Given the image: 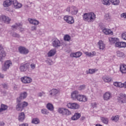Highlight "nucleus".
Here are the masks:
<instances>
[{
  "label": "nucleus",
  "mask_w": 126,
  "mask_h": 126,
  "mask_svg": "<svg viewBox=\"0 0 126 126\" xmlns=\"http://www.w3.org/2000/svg\"><path fill=\"white\" fill-rule=\"evenodd\" d=\"M32 124H34L35 125H37V124H39L40 123V121L38 118H34L33 119H32Z\"/></svg>",
  "instance_id": "obj_37"
},
{
  "label": "nucleus",
  "mask_w": 126,
  "mask_h": 126,
  "mask_svg": "<svg viewBox=\"0 0 126 126\" xmlns=\"http://www.w3.org/2000/svg\"><path fill=\"white\" fill-rule=\"evenodd\" d=\"M41 113L43 114V115H48V114H49V111L46 109L43 108L41 110Z\"/></svg>",
  "instance_id": "obj_43"
},
{
  "label": "nucleus",
  "mask_w": 126,
  "mask_h": 126,
  "mask_svg": "<svg viewBox=\"0 0 126 126\" xmlns=\"http://www.w3.org/2000/svg\"><path fill=\"white\" fill-rule=\"evenodd\" d=\"M95 71H96V69H89V72L90 74L95 73Z\"/></svg>",
  "instance_id": "obj_47"
},
{
  "label": "nucleus",
  "mask_w": 126,
  "mask_h": 126,
  "mask_svg": "<svg viewBox=\"0 0 126 126\" xmlns=\"http://www.w3.org/2000/svg\"><path fill=\"white\" fill-rule=\"evenodd\" d=\"M52 45L53 47H55V48L60 47L61 46V42L60 40H59V39H56L52 42Z\"/></svg>",
  "instance_id": "obj_19"
},
{
  "label": "nucleus",
  "mask_w": 126,
  "mask_h": 126,
  "mask_svg": "<svg viewBox=\"0 0 126 126\" xmlns=\"http://www.w3.org/2000/svg\"><path fill=\"white\" fill-rule=\"evenodd\" d=\"M12 65V63L11 61L8 60L5 62L3 66H2V70H4V71H6V70L9 68V66H11Z\"/></svg>",
  "instance_id": "obj_7"
},
{
  "label": "nucleus",
  "mask_w": 126,
  "mask_h": 126,
  "mask_svg": "<svg viewBox=\"0 0 126 126\" xmlns=\"http://www.w3.org/2000/svg\"><path fill=\"white\" fill-rule=\"evenodd\" d=\"M28 95L27 92H23L20 94V97H21L22 99H25Z\"/></svg>",
  "instance_id": "obj_33"
},
{
  "label": "nucleus",
  "mask_w": 126,
  "mask_h": 126,
  "mask_svg": "<svg viewBox=\"0 0 126 126\" xmlns=\"http://www.w3.org/2000/svg\"><path fill=\"white\" fill-rule=\"evenodd\" d=\"M13 3V0H6L5 1L3 2V6H4V7H8V6H10V5H11Z\"/></svg>",
  "instance_id": "obj_15"
},
{
  "label": "nucleus",
  "mask_w": 126,
  "mask_h": 126,
  "mask_svg": "<svg viewBox=\"0 0 126 126\" xmlns=\"http://www.w3.org/2000/svg\"><path fill=\"white\" fill-rule=\"evenodd\" d=\"M22 99H23V98H22L21 97V96H20V97H18L17 98V103H20V102H21V100H22Z\"/></svg>",
  "instance_id": "obj_53"
},
{
  "label": "nucleus",
  "mask_w": 126,
  "mask_h": 126,
  "mask_svg": "<svg viewBox=\"0 0 126 126\" xmlns=\"http://www.w3.org/2000/svg\"><path fill=\"white\" fill-rule=\"evenodd\" d=\"M64 41H67V42H69L70 41V36L68 34H66L64 36Z\"/></svg>",
  "instance_id": "obj_41"
},
{
  "label": "nucleus",
  "mask_w": 126,
  "mask_h": 126,
  "mask_svg": "<svg viewBox=\"0 0 126 126\" xmlns=\"http://www.w3.org/2000/svg\"><path fill=\"white\" fill-rule=\"evenodd\" d=\"M21 80L23 83L27 84L32 82V79L29 77L24 76L21 78Z\"/></svg>",
  "instance_id": "obj_9"
},
{
  "label": "nucleus",
  "mask_w": 126,
  "mask_h": 126,
  "mask_svg": "<svg viewBox=\"0 0 126 126\" xmlns=\"http://www.w3.org/2000/svg\"><path fill=\"white\" fill-rule=\"evenodd\" d=\"M30 66H31V68L32 69H34V68H36V64L32 63L30 65Z\"/></svg>",
  "instance_id": "obj_46"
},
{
  "label": "nucleus",
  "mask_w": 126,
  "mask_h": 126,
  "mask_svg": "<svg viewBox=\"0 0 126 126\" xmlns=\"http://www.w3.org/2000/svg\"><path fill=\"white\" fill-rule=\"evenodd\" d=\"M82 55V53L80 52H78L75 53H73L71 55V56L73 58H80V57H81V55Z\"/></svg>",
  "instance_id": "obj_25"
},
{
  "label": "nucleus",
  "mask_w": 126,
  "mask_h": 126,
  "mask_svg": "<svg viewBox=\"0 0 126 126\" xmlns=\"http://www.w3.org/2000/svg\"><path fill=\"white\" fill-rule=\"evenodd\" d=\"M57 53V50L55 49H51L49 52L48 53V57H53L56 55Z\"/></svg>",
  "instance_id": "obj_23"
},
{
  "label": "nucleus",
  "mask_w": 126,
  "mask_h": 126,
  "mask_svg": "<svg viewBox=\"0 0 126 126\" xmlns=\"http://www.w3.org/2000/svg\"><path fill=\"white\" fill-rule=\"evenodd\" d=\"M19 126H28V124H23L20 125Z\"/></svg>",
  "instance_id": "obj_63"
},
{
  "label": "nucleus",
  "mask_w": 126,
  "mask_h": 126,
  "mask_svg": "<svg viewBox=\"0 0 126 126\" xmlns=\"http://www.w3.org/2000/svg\"><path fill=\"white\" fill-rule=\"evenodd\" d=\"M120 69L122 73H126V65L125 64H121Z\"/></svg>",
  "instance_id": "obj_21"
},
{
  "label": "nucleus",
  "mask_w": 126,
  "mask_h": 126,
  "mask_svg": "<svg viewBox=\"0 0 126 126\" xmlns=\"http://www.w3.org/2000/svg\"><path fill=\"white\" fill-rule=\"evenodd\" d=\"M118 102L120 104H124L126 103V94H120V96L118 98Z\"/></svg>",
  "instance_id": "obj_5"
},
{
  "label": "nucleus",
  "mask_w": 126,
  "mask_h": 126,
  "mask_svg": "<svg viewBox=\"0 0 126 126\" xmlns=\"http://www.w3.org/2000/svg\"><path fill=\"white\" fill-rule=\"evenodd\" d=\"M116 53L118 57H119V58H124L125 57V53L121 51H117Z\"/></svg>",
  "instance_id": "obj_35"
},
{
  "label": "nucleus",
  "mask_w": 126,
  "mask_h": 126,
  "mask_svg": "<svg viewBox=\"0 0 126 126\" xmlns=\"http://www.w3.org/2000/svg\"><path fill=\"white\" fill-rule=\"evenodd\" d=\"M4 126V123L3 122H0V126Z\"/></svg>",
  "instance_id": "obj_64"
},
{
  "label": "nucleus",
  "mask_w": 126,
  "mask_h": 126,
  "mask_svg": "<svg viewBox=\"0 0 126 126\" xmlns=\"http://www.w3.org/2000/svg\"><path fill=\"white\" fill-rule=\"evenodd\" d=\"M85 88V85H82L79 87V90H83Z\"/></svg>",
  "instance_id": "obj_54"
},
{
  "label": "nucleus",
  "mask_w": 126,
  "mask_h": 126,
  "mask_svg": "<svg viewBox=\"0 0 126 126\" xmlns=\"http://www.w3.org/2000/svg\"><path fill=\"white\" fill-rule=\"evenodd\" d=\"M19 51L20 52V54H22L23 55H27V54L29 53V50L23 46H20L19 47Z\"/></svg>",
  "instance_id": "obj_10"
},
{
  "label": "nucleus",
  "mask_w": 126,
  "mask_h": 126,
  "mask_svg": "<svg viewBox=\"0 0 126 126\" xmlns=\"http://www.w3.org/2000/svg\"><path fill=\"white\" fill-rule=\"evenodd\" d=\"M122 39H123L124 40H126V32H124L122 33Z\"/></svg>",
  "instance_id": "obj_52"
},
{
  "label": "nucleus",
  "mask_w": 126,
  "mask_h": 126,
  "mask_svg": "<svg viewBox=\"0 0 126 126\" xmlns=\"http://www.w3.org/2000/svg\"><path fill=\"white\" fill-rule=\"evenodd\" d=\"M109 1L114 5H118L120 3V0H109Z\"/></svg>",
  "instance_id": "obj_34"
},
{
  "label": "nucleus",
  "mask_w": 126,
  "mask_h": 126,
  "mask_svg": "<svg viewBox=\"0 0 126 126\" xmlns=\"http://www.w3.org/2000/svg\"><path fill=\"white\" fill-rule=\"evenodd\" d=\"M58 112L60 113V114H62V115H67V116L71 115V112L70 111L63 108H59Z\"/></svg>",
  "instance_id": "obj_6"
},
{
  "label": "nucleus",
  "mask_w": 126,
  "mask_h": 126,
  "mask_svg": "<svg viewBox=\"0 0 126 126\" xmlns=\"http://www.w3.org/2000/svg\"><path fill=\"white\" fill-rule=\"evenodd\" d=\"M83 19L84 21H87L89 23H91L95 21L96 19V15L93 12L85 13L83 16Z\"/></svg>",
  "instance_id": "obj_1"
},
{
  "label": "nucleus",
  "mask_w": 126,
  "mask_h": 126,
  "mask_svg": "<svg viewBox=\"0 0 126 126\" xmlns=\"http://www.w3.org/2000/svg\"><path fill=\"white\" fill-rule=\"evenodd\" d=\"M120 117L119 116H112L111 118L112 121H114V122H118L119 121Z\"/></svg>",
  "instance_id": "obj_40"
},
{
  "label": "nucleus",
  "mask_w": 126,
  "mask_h": 126,
  "mask_svg": "<svg viewBox=\"0 0 126 126\" xmlns=\"http://www.w3.org/2000/svg\"><path fill=\"white\" fill-rule=\"evenodd\" d=\"M20 71L21 72H25L26 71H31L30 69V63H25L21 64L19 67Z\"/></svg>",
  "instance_id": "obj_2"
},
{
  "label": "nucleus",
  "mask_w": 126,
  "mask_h": 126,
  "mask_svg": "<svg viewBox=\"0 0 126 126\" xmlns=\"http://www.w3.org/2000/svg\"><path fill=\"white\" fill-rule=\"evenodd\" d=\"M120 48H126V42H121V43H120Z\"/></svg>",
  "instance_id": "obj_44"
},
{
  "label": "nucleus",
  "mask_w": 126,
  "mask_h": 126,
  "mask_svg": "<svg viewBox=\"0 0 126 126\" xmlns=\"http://www.w3.org/2000/svg\"><path fill=\"white\" fill-rule=\"evenodd\" d=\"M102 80H103L104 82H105L106 83H109V82L113 81V79H112V78L107 76H103Z\"/></svg>",
  "instance_id": "obj_18"
},
{
  "label": "nucleus",
  "mask_w": 126,
  "mask_h": 126,
  "mask_svg": "<svg viewBox=\"0 0 126 126\" xmlns=\"http://www.w3.org/2000/svg\"><path fill=\"white\" fill-rule=\"evenodd\" d=\"M19 29L20 32H23L24 31V29L22 28V25H21V27H19Z\"/></svg>",
  "instance_id": "obj_57"
},
{
  "label": "nucleus",
  "mask_w": 126,
  "mask_h": 126,
  "mask_svg": "<svg viewBox=\"0 0 126 126\" xmlns=\"http://www.w3.org/2000/svg\"><path fill=\"white\" fill-rule=\"evenodd\" d=\"M21 104H22L23 109V108H25V107H27L28 106V103L26 102V101H24L23 102L21 103Z\"/></svg>",
  "instance_id": "obj_45"
},
{
  "label": "nucleus",
  "mask_w": 126,
  "mask_h": 126,
  "mask_svg": "<svg viewBox=\"0 0 126 126\" xmlns=\"http://www.w3.org/2000/svg\"><path fill=\"white\" fill-rule=\"evenodd\" d=\"M5 110H7V106L6 105L1 104L0 108V113L3 112V111H5Z\"/></svg>",
  "instance_id": "obj_29"
},
{
  "label": "nucleus",
  "mask_w": 126,
  "mask_h": 126,
  "mask_svg": "<svg viewBox=\"0 0 126 126\" xmlns=\"http://www.w3.org/2000/svg\"><path fill=\"white\" fill-rule=\"evenodd\" d=\"M47 63H48L49 65H52V61L51 60L47 61Z\"/></svg>",
  "instance_id": "obj_59"
},
{
  "label": "nucleus",
  "mask_w": 126,
  "mask_h": 126,
  "mask_svg": "<svg viewBox=\"0 0 126 126\" xmlns=\"http://www.w3.org/2000/svg\"><path fill=\"white\" fill-rule=\"evenodd\" d=\"M25 119V114L22 112L19 114L18 120L19 122H23Z\"/></svg>",
  "instance_id": "obj_22"
},
{
  "label": "nucleus",
  "mask_w": 126,
  "mask_h": 126,
  "mask_svg": "<svg viewBox=\"0 0 126 126\" xmlns=\"http://www.w3.org/2000/svg\"><path fill=\"white\" fill-rule=\"evenodd\" d=\"M67 107L70 108V109H78L79 108V105L76 103H69L67 105Z\"/></svg>",
  "instance_id": "obj_11"
},
{
  "label": "nucleus",
  "mask_w": 126,
  "mask_h": 126,
  "mask_svg": "<svg viewBox=\"0 0 126 126\" xmlns=\"http://www.w3.org/2000/svg\"><path fill=\"white\" fill-rule=\"evenodd\" d=\"M79 95V92L77 91H75L71 93V98L73 99V100H75L77 99V97H78Z\"/></svg>",
  "instance_id": "obj_12"
},
{
  "label": "nucleus",
  "mask_w": 126,
  "mask_h": 126,
  "mask_svg": "<svg viewBox=\"0 0 126 126\" xmlns=\"http://www.w3.org/2000/svg\"><path fill=\"white\" fill-rule=\"evenodd\" d=\"M91 57H94V56H96V52H95V51L91 52Z\"/></svg>",
  "instance_id": "obj_56"
},
{
  "label": "nucleus",
  "mask_w": 126,
  "mask_h": 126,
  "mask_svg": "<svg viewBox=\"0 0 126 126\" xmlns=\"http://www.w3.org/2000/svg\"><path fill=\"white\" fill-rule=\"evenodd\" d=\"M80 117H81V115L79 113H75L74 115L71 117V119L72 121H77Z\"/></svg>",
  "instance_id": "obj_20"
},
{
  "label": "nucleus",
  "mask_w": 126,
  "mask_h": 126,
  "mask_svg": "<svg viewBox=\"0 0 126 126\" xmlns=\"http://www.w3.org/2000/svg\"><path fill=\"white\" fill-rule=\"evenodd\" d=\"M109 0H101V1L104 5H110V3Z\"/></svg>",
  "instance_id": "obj_39"
},
{
  "label": "nucleus",
  "mask_w": 126,
  "mask_h": 126,
  "mask_svg": "<svg viewBox=\"0 0 126 126\" xmlns=\"http://www.w3.org/2000/svg\"><path fill=\"white\" fill-rule=\"evenodd\" d=\"M115 46L118 48H121V42H118L117 41L116 43H115Z\"/></svg>",
  "instance_id": "obj_51"
},
{
  "label": "nucleus",
  "mask_w": 126,
  "mask_h": 126,
  "mask_svg": "<svg viewBox=\"0 0 126 126\" xmlns=\"http://www.w3.org/2000/svg\"><path fill=\"white\" fill-rule=\"evenodd\" d=\"M19 27H21V24L19 23H16V25H13L12 26L13 29H17Z\"/></svg>",
  "instance_id": "obj_42"
},
{
  "label": "nucleus",
  "mask_w": 126,
  "mask_h": 126,
  "mask_svg": "<svg viewBox=\"0 0 126 126\" xmlns=\"http://www.w3.org/2000/svg\"><path fill=\"white\" fill-rule=\"evenodd\" d=\"M113 85L114 86H116V87H119V82H115L113 83Z\"/></svg>",
  "instance_id": "obj_58"
},
{
  "label": "nucleus",
  "mask_w": 126,
  "mask_h": 126,
  "mask_svg": "<svg viewBox=\"0 0 126 126\" xmlns=\"http://www.w3.org/2000/svg\"><path fill=\"white\" fill-rule=\"evenodd\" d=\"M109 41L111 44H116L117 41H118V39L116 37H109Z\"/></svg>",
  "instance_id": "obj_28"
},
{
  "label": "nucleus",
  "mask_w": 126,
  "mask_h": 126,
  "mask_svg": "<svg viewBox=\"0 0 126 126\" xmlns=\"http://www.w3.org/2000/svg\"><path fill=\"white\" fill-rule=\"evenodd\" d=\"M63 19L64 21H66V22L69 24H73V23H74V19L72 16L68 15L64 16Z\"/></svg>",
  "instance_id": "obj_4"
},
{
  "label": "nucleus",
  "mask_w": 126,
  "mask_h": 126,
  "mask_svg": "<svg viewBox=\"0 0 126 126\" xmlns=\"http://www.w3.org/2000/svg\"><path fill=\"white\" fill-rule=\"evenodd\" d=\"M98 45L99 47V49L100 50H104L105 49V44H104V42L102 40H99V42H98Z\"/></svg>",
  "instance_id": "obj_24"
},
{
  "label": "nucleus",
  "mask_w": 126,
  "mask_h": 126,
  "mask_svg": "<svg viewBox=\"0 0 126 126\" xmlns=\"http://www.w3.org/2000/svg\"><path fill=\"white\" fill-rule=\"evenodd\" d=\"M1 19L3 21H4V23H6V24H9V23H10V21H11V19L10 18L4 15L1 16Z\"/></svg>",
  "instance_id": "obj_14"
},
{
  "label": "nucleus",
  "mask_w": 126,
  "mask_h": 126,
  "mask_svg": "<svg viewBox=\"0 0 126 126\" xmlns=\"http://www.w3.org/2000/svg\"><path fill=\"white\" fill-rule=\"evenodd\" d=\"M86 56H87V57H91V52H86L85 53Z\"/></svg>",
  "instance_id": "obj_55"
},
{
  "label": "nucleus",
  "mask_w": 126,
  "mask_h": 126,
  "mask_svg": "<svg viewBox=\"0 0 126 126\" xmlns=\"http://www.w3.org/2000/svg\"><path fill=\"white\" fill-rule=\"evenodd\" d=\"M3 47H2V45L0 44V52H3Z\"/></svg>",
  "instance_id": "obj_62"
},
{
  "label": "nucleus",
  "mask_w": 126,
  "mask_h": 126,
  "mask_svg": "<svg viewBox=\"0 0 126 126\" xmlns=\"http://www.w3.org/2000/svg\"><path fill=\"white\" fill-rule=\"evenodd\" d=\"M112 98V95L109 92H106L103 94V99L105 101H108V100H110Z\"/></svg>",
  "instance_id": "obj_16"
},
{
  "label": "nucleus",
  "mask_w": 126,
  "mask_h": 126,
  "mask_svg": "<svg viewBox=\"0 0 126 126\" xmlns=\"http://www.w3.org/2000/svg\"><path fill=\"white\" fill-rule=\"evenodd\" d=\"M111 18V17L110 16V15L109 14H106L105 15V19L106 20H110Z\"/></svg>",
  "instance_id": "obj_48"
},
{
  "label": "nucleus",
  "mask_w": 126,
  "mask_h": 126,
  "mask_svg": "<svg viewBox=\"0 0 126 126\" xmlns=\"http://www.w3.org/2000/svg\"><path fill=\"white\" fill-rule=\"evenodd\" d=\"M101 121L105 125H107V124L109 123V119H108L107 118L101 117Z\"/></svg>",
  "instance_id": "obj_36"
},
{
  "label": "nucleus",
  "mask_w": 126,
  "mask_h": 126,
  "mask_svg": "<svg viewBox=\"0 0 126 126\" xmlns=\"http://www.w3.org/2000/svg\"><path fill=\"white\" fill-rule=\"evenodd\" d=\"M37 30V26H32L31 27V31H36Z\"/></svg>",
  "instance_id": "obj_50"
},
{
  "label": "nucleus",
  "mask_w": 126,
  "mask_h": 126,
  "mask_svg": "<svg viewBox=\"0 0 126 126\" xmlns=\"http://www.w3.org/2000/svg\"><path fill=\"white\" fill-rule=\"evenodd\" d=\"M12 36L13 37V38H20V34L14 32L12 33Z\"/></svg>",
  "instance_id": "obj_38"
},
{
  "label": "nucleus",
  "mask_w": 126,
  "mask_h": 126,
  "mask_svg": "<svg viewBox=\"0 0 126 126\" xmlns=\"http://www.w3.org/2000/svg\"><path fill=\"white\" fill-rule=\"evenodd\" d=\"M5 56H6L5 52L1 51L0 53V62H1V61H2V60H3L4 58H5Z\"/></svg>",
  "instance_id": "obj_30"
},
{
  "label": "nucleus",
  "mask_w": 126,
  "mask_h": 126,
  "mask_svg": "<svg viewBox=\"0 0 126 126\" xmlns=\"http://www.w3.org/2000/svg\"><path fill=\"white\" fill-rule=\"evenodd\" d=\"M121 17H124V18H126V13L122 14Z\"/></svg>",
  "instance_id": "obj_61"
},
{
  "label": "nucleus",
  "mask_w": 126,
  "mask_h": 126,
  "mask_svg": "<svg viewBox=\"0 0 126 126\" xmlns=\"http://www.w3.org/2000/svg\"><path fill=\"white\" fill-rule=\"evenodd\" d=\"M118 87H120V88L125 87L124 83H122V82H118Z\"/></svg>",
  "instance_id": "obj_49"
},
{
  "label": "nucleus",
  "mask_w": 126,
  "mask_h": 126,
  "mask_svg": "<svg viewBox=\"0 0 126 126\" xmlns=\"http://www.w3.org/2000/svg\"><path fill=\"white\" fill-rule=\"evenodd\" d=\"M102 32L105 34V35H109V34H113V32L111 30H107V29H103Z\"/></svg>",
  "instance_id": "obj_27"
},
{
  "label": "nucleus",
  "mask_w": 126,
  "mask_h": 126,
  "mask_svg": "<svg viewBox=\"0 0 126 126\" xmlns=\"http://www.w3.org/2000/svg\"><path fill=\"white\" fill-rule=\"evenodd\" d=\"M16 109L17 111H22L23 110V107H22V104L21 103H18L16 106Z\"/></svg>",
  "instance_id": "obj_32"
},
{
  "label": "nucleus",
  "mask_w": 126,
  "mask_h": 126,
  "mask_svg": "<svg viewBox=\"0 0 126 126\" xmlns=\"http://www.w3.org/2000/svg\"><path fill=\"white\" fill-rule=\"evenodd\" d=\"M13 4L14 5V8L18 9L21 8L22 7V4L18 2L16 0H13Z\"/></svg>",
  "instance_id": "obj_13"
},
{
  "label": "nucleus",
  "mask_w": 126,
  "mask_h": 126,
  "mask_svg": "<svg viewBox=\"0 0 126 126\" xmlns=\"http://www.w3.org/2000/svg\"><path fill=\"white\" fill-rule=\"evenodd\" d=\"M59 92V90L56 89H53L51 90L50 94L52 95V96H55L57 95V94H58Z\"/></svg>",
  "instance_id": "obj_26"
},
{
  "label": "nucleus",
  "mask_w": 126,
  "mask_h": 126,
  "mask_svg": "<svg viewBox=\"0 0 126 126\" xmlns=\"http://www.w3.org/2000/svg\"><path fill=\"white\" fill-rule=\"evenodd\" d=\"M66 11L70 12L72 15H76L78 13V9L74 6H71L66 8Z\"/></svg>",
  "instance_id": "obj_3"
},
{
  "label": "nucleus",
  "mask_w": 126,
  "mask_h": 126,
  "mask_svg": "<svg viewBox=\"0 0 126 126\" xmlns=\"http://www.w3.org/2000/svg\"><path fill=\"white\" fill-rule=\"evenodd\" d=\"M2 85L3 87V88H5V89H7V85H6L5 84H3Z\"/></svg>",
  "instance_id": "obj_60"
},
{
  "label": "nucleus",
  "mask_w": 126,
  "mask_h": 126,
  "mask_svg": "<svg viewBox=\"0 0 126 126\" xmlns=\"http://www.w3.org/2000/svg\"><path fill=\"white\" fill-rule=\"evenodd\" d=\"M29 21L31 24L34 26L39 25L40 22L39 21L34 19H29Z\"/></svg>",
  "instance_id": "obj_17"
},
{
  "label": "nucleus",
  "mask_w": 126,
  "mask_h": 126,
  "mask_svg": "<svg viewBox=\"0 0 126 126\" xmlns=\"http://www.w3.org/2000/svg\"><path fill=\"white\" fill-rule=\"evenodd\" d=\"M76 100H77V101H79V102H87V100H88V98H87V97H86V96L84 95H81V94H79V95H78V97H77Z\"/></svg>",
  "instance_id": "obj_8"
},
{
  "label": "nucleus",
  "mask_w": 126,
  "mask_h": 126,
  "mask_svg": "<svg viewBox=\"0 0 126 126\" xmlns=\"http://www.w3.org/2000/svg\"><path fill=\"white\" fill-rule=\"evenodd\" d=\"M46 108L49 111H54V105L51 103H48L46 105Z\"/></svg>",
  "instance_id": "obj_31"
}]
</instances>
